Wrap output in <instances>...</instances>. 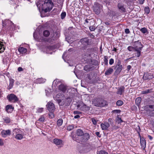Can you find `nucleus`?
Instances as JSON below:
<instances>
[{"instance_id":"obj_1","label":"nucleus","mask_w":154,"mask_h":154,"mask_svg":"<svg viewBox=\"0 0 154 154\" xmlns=\"http://www.w3.org/2000/svg\"><path fill=\"white\" fill-rule=\"evenodd\" d=\"M37 6L39 10L44 11L46 13L52 9L53 4L51 0H41Z\"/></svg>"},{"instance_id":"obj_2","label":"nucleus","mask_w":154,"mask_h":154,"mask_svg":"<svg viewBox=\"0 0 154 154\" xmlns=\"http://www.w3.org/2000/svg\"><path fill=\"white\" fill-rule=\"evenodd\" d=\"M23 132L21 130L15 128L13 131V134L17 140H21L23 138Z\"/></svg>"},{"instance_id":"obj_3","label":"nucleus","mask_w":154,"mask_h":154,"mask_svg":"<svg viewBox=\"0 0 154 154\" xmlns=\"http://www.w3.org/2000/svg\"><path fill=\"white\" fill-rule=\"evenodd\" d=\"M106 104V101L100 98H96L94 101V106L98 107L104 106Z\"/></svg>"},{"instance_id":"obj_4","label":"nucleus","mask_w":154,"mask_h":154,"mask_svg":"<svg viewBox=\"0 0 154 154\" xmlns=\"http://www.w3.org/2000/svg\"><path fill=\"white\" fill-rule=\"evenodd\" d=\"M102 6L97 2H95L93 6V10L95 13L97 14H99L100 13Z\"/></svg>"},{"instance_id":"obj_5","label":"nucleus","mask_w":154,"mask_h":154,"mask_svg":"<svg viewBox=\"0 0 154 154\" xmlns=\"http://www.w3.org/2000/svg\"><path fill=\"white\" fill-rule=\"evenodd\" d=\"M52 142L56 146L60 148L62 147L64 145L63 141L60 139L58 138L54 139Z\"/></svg>"},{"instance_id":"obj_6","label":"nucleus","mask_w":154,"mask_h":154,"mask_svg":"<svg viewBox=\"0 0 154 154\" xmlns=\"http://www.w3.org/2000/svg\"><path fill=\"white\" fill-rule=\"evenodd\" d=\"M7 98L11 102H15L18 100V98L14 94H11L8 95Z\"/></svg>"},{"instance_id":"obj_7","label":"nucleus","mask_w":154,"mask_h":154,"mask_svg":"<svg viewBox=\"0 0 154 154\" xmlns=\"http://www.w3.org/2000/svg\"><path fill=\"white\" fill-rule=\"evenodd\" d=\"M90 138V135L89 134L85 133L80 138V141L83 143L86 142Z\"/></svg>"},{"instance_id":"obj_8","label":"nucleus","mask_w":154,"mask_h":154,"mask_svg":"<svg viewBox=\"0 0 154 154\" xmlns=\"http://www.w3.org/2000/svg\"><path fill=\"white\" fill-rule=\"evenodd\" d=\"M154 78L153 75L151 73L145 72L144 73L143 77L144 80H146L152 79Z\"/></svg>"},{"instance_id":"obj_9","label":"nucleus","mask_w":154,"mask_h":154,"mask_svg":"<svg viewBox=\"0 0 154 154\" xmlns=\"http://www.w3.org/2000/svg\"><path fill=\"white\" fill-rule=\"evenodd\" d=\"M134 46L135 48V50H142L143 46L142 44L139 41H135L134 42Z\"/></svg>"},{"instance_id":"obj_10","label":"nucleus","mask_w":154,"mask_h":154,"mask_svg":"<svg viewBox=\"0 0 154 154\" xmlns=\"http://www.w3.org/2000/svg\"><path fill=\"white\" fill-rule=\"evenodd\" d=\"M48 110L50 112H54L55 110V106L54 104L51 102H49L46 105Z\"/></svg>"},{"instance_id":"obj_11","label":"nucleus","mask_w":154,"mask_h":154,"mask_svg":"<svg viewBox=\"0 0 154 154\" xmlns=\"http://www.w3.org/2000/svg\"><path fill=\"white\" fill-rule=\"evenodd\" d=\"M11 131L10 130H3L1 132V134L2 137H5L8 136L10 135L11 134Z\"/></svg>"},{"instance_id":"obj_12","label":"nucleus","mask_w":154,"mask_h":154,"mask_svg":"<svg viewBox=\"0 0 154 154\" xmlns=\"http://www.w3.org/2000/svg\"><path fill=\"white\" fill-rule=\"evenodd\" d=\"M100 126L103 130H107L110 127V124L107 122H105L104 123H101Z\"/></svg>"},{"instance_id":"obj_13","label":"nucleus","mask_w":154,"mask_h":154,"mask_svg":"<svg viewBox=\"0 0 154 154\" xmlns=\"http://www.w3.org/2000/svg\"><path fill=\"white\" fill-rule=\"evenodd\" d=\"M59 89L63 92H65L67 89V86L65 85L62 84L59 86Z\"/></svg>"},{"instance_id":"obj_14","label":"nucleus","mask_w":154,"mask_h":154,"mask_svg":"<svg viewBox=\"0 0 154 154\" xmlns=\"http://www.w3.org/2000/svg\"><path fill=\"white\" fill-rule=\"evenodd\" d=\"M125 88L123 86H122L118 89L116 93L118 94L122 95L124 91Z\"/></svg>"},{"instance_id":"obj_15","label":"nucleus","mask_w":154,"mask_h":154,"mask_svg":"<svg viewBox=\"0 0 154 154\" xmlns=\"http://www.w3.org/2000/svg\"><path fill=\"white\" fill-rule=\"evenodd\" d=\"M80 42L84 45H88L89 44V39L87 38L81 39Z\"/></svg>"},{"instance_id":"obj_16","label":"nucleus","mask_w":154,"mask_h":154,"mask_svg":"<svg viewBox=\"0 0 154 154\" xmlns=\"http://www.w3.org/2000/svg\"><path fill=\"white\" fill-rule=\"evenodd\" d=\"M7 22L8 23L10 24V25L11 26L10 27H8V28H9L8 29L11 30H13L15 27V25L11 21L9 20H6V22Z\"/></svg>"},{"instance_id":"obj_17","label":"nucleus","mask_w":154,"mask_h":154,"mask_svg":"<svg viewBox=\"0 0 154 154\" xmlns=\"http://www.w3.org/2000/svg\"><path fill=\"white\" fill-rule=\"evenodd\" d=\"M116 69L115 72V74L116 75L119 74L121 71L122 69V66H116Z\"/></svg>"},{"instance_id":"obj_18","label":"nucleus","mask_w":154,"mask_h":154,"mask_svg":"<svg viewBox=\"0 0 154 154\" xmlns=\"http://www.w3.org/2000/svg\"><path fill=\"white\" fill-rule=\"evenodd\" d=\"M14 108L10 105H7L5 107L6 111L8 112H12Z\"/></svg>"},{"instance_id":"obj_19","label":"nucleus","mask_w":154,"mask_h":154,"mask_svg":"<svg viewBox=\"0 0 154 154\" xmlns=\"http://www.w3.org/2000/svg\"><path fill=\"white\" fill-rule=\"evenodd\" d=\"M113 72V69L111 68H110L107 69L105 72V75H109L111 74Z\"/></svg>"},{"instance_id":"obj_20","label":"nucleus","mask_w":154,"mask_h":154,"mask_svg":"<svg viewBox=\"0 0 154 154\" xmlns=\"http://www.w3.org/2000/svg\"><path fill=\"white\" fill-rule=\"evenodd\" d=\"M18 51L21 53L23 54L26 53L27 51V49L23 47H20L18 49Z\"/></svg>"},{"instance_id":"obj_21","label":"nucleus","mask_w":154,"mask_h":154,"mask_svg":"<svg viewBox=\"0 0 154 154\" xmlns=\"http://www.w3.org/2000/svg\"><path fill=\"white\" fill-rule=\"evenodd\" d=\"M118 7L119 9L122 12H124L125 11V9L124 8L123 5L122 3H118Z\"/></svg>"},{"instance_id":"obj_22","label":"nucleus","mask_w":154,"mask_h":154,"mask_svg":"<svg viewBox=\"0 0 154 154\" xmlns=\"http://www.w3.org/2000/svg\"><path fill=\"white\" fill-rule=\"evenodd\" d=\"M2 43V42H0V53L3 52L5 50L4 45Z\"/></svg>"},{"instance_id":"obj_23","label":"nucleus","mask_w":154,"mask_h":154,"mask_svg":"<svg viewBox=\"0 0 154 154\" xmlns=\"http://www.w3.org/2000/svg\"><path fill=\"white\" fill-rule=\"evenodd\" d=\"M84 134L83 131L81 129L78 130L76 131V134L78 136H82Z\"/></svg>"},{"instance_id":"obj_24","label":"nucleus","mask_w":154,"mask_h":154,"mask_svg":"<svg viewBox=\"0 0 154 154\" xmlns=\"http://www.w3.org/2000/svg\"><path fill=\"white\" fill-rule=\"evenodd\" d=\"M14 80L12 79H10V83L9 88V89H10L12 88L13 86L14 85Z\"/></svg>"},{"instance_id":"obj_25","label":"nucleus","mask_w":154,"mask_h":154,"mask_svg":"<svg viewBox=\"0 0 154 154\" xmlns=\"http://www.w3.org/2000/svg\"><path fill=\"white\" fill-rule=\"evenodd\" d=\"M140 143L142 146L143 147H145L146 146V142L143 138H140Z\"/></svg>"},{"instance_id":"obj_26","label":"nucleus","mask_w":154,"mask_h":154,"mask_svg":"<svg viewBox=\"0 0 154 154\" xmlns=\"http://www.w3.org/2000/svg\"><path fill=\"white\" fill-rule=\"evenodd\" d=\"M140 30L142 33L145 34L148 32L147 30L145 27H143L140 29Z\"/></svg>"},{"instance_id":"obj_27","label":"nucleus","mask_w":154,"mask_h":154,"mask_svg":"<svg viewBox=\"0 0 154 154\" xmlns=\"http://www.w3.org/2000/svg\"><path fill=\"white\" fill-rule=\"evenodd\" d=\"M63 120L62 119H59L57 122V125L58 126H61L63 123Z\"/></svg>"},{"instance_id":"obj_28","label":"nucleus","mask_w":154,"mask_h":154,"mask_svg":"<svg viewBox=\"0 0 154 154\" xmlns=\"http://www.w3.org/2000/svg\"><path fill=\"white\" fill-rule=\"evenodd\" d=\"M141 98L140 97H137L135 100V103L136 104L138 105L139 104L141 101Z\"/></svg>"},{"instance_id":"obj_29","label":"nucleus","mask_w":154,"mask_h":154,"mask_svg":"<svg viewBox=\"0 0 154 154\" xmlns=\"http://www.w3.org/2000/svg\"><path fill=\"white\" fill-rule=\"evenodd\" d=\"M43 34L44 36L48 37L50 35V32L48 30H45L44 31Z\"/></svg>"},{"instance_id":"obj_30","label":"nucleus","mask_w":154,"mask_h":154,"mask_svg":"<svg viewBox=\"0 0 154 154\" xmlns=\"http://www.w3.org/2000/svg\"><path fill=\"white\" fill-rule=\"evenodd\" d=\"M128 49L130 51H135V48L134 47L129 46L128 47Z\"/></svg>"},{"instance_id":"obj_31","label":"nucleus","mask_w":154,"mask_h":154,"mask_svg":"<svg viewBox=\"0 0 154 154\" xmlns=\"http://www.w3.org/2000/svg\"><path fill=\"white\" fill-rule=\"evenodd\" d=\"M123 104V102L122 101L120 100H119L117 101L116 103L117 105L119 106H122V105Z\"/></svg>"},{"instance_id":"obj_32","label":"nucleus","mask_w":154,"mask_h":154,"mask_svg":"<svg viewBox=\"0 0 154 154\" xmlns=\"http://www.w3.org/2000/svg\"><path fill=\"white\" fill-rule=\"evenodd\" d=\"M108 57H107L105 56L104 57V63L106 65H107L108 64Z\"/></svg>"},{"instance_id":"obj_33","label":"nucleus","mask_w":154,"mask_h":154,"mask_svg":"<svg viewBox=\"0 0 154 154\" xmlns=\"http://www.w3.org/2000/svg\"><path fill=\"white\" fill-rule=\"evenodd\" d=\"M74 128L73 125H69L67 127V130L69 131L72 130Z\"/></svg>"},{"instance_id":"obj_34","label":"nucleus","mask_w":154,"mask_h":154,"mask_svg":"<svg viewBox=\"0 0 154 154\" xmlns=\"http://www.w3.org/2000/svg\"><path fill=\"white\" fill-rule=\"evenodd\" d=\"M53 112H50V113L49 114L48 116L49 118L52 119L54 117V113Z\"/></svg>"},{"instance_id":"obj_35","label":"nucleus","mask_w":154,"mask_h":154,"mask_svg":"<svg viewBox=\"0 0 154 154\" xmlns=\"http://www.w3.org/2000/svg\"><path fill=\"white\" fill-rule=\"evenodd\" d=\"M90 69V67L88 66H85L84 68V70L87 72L89 71Z\"/></svg>"},{"instance_id":"obj_36","label":"nucleus","mask_w":154,"mask_h":154,"mask_svg":"<svg viewBox=\"0 0 154 154\" xmlns=\"http://www.w3.org/2000/svg\"><path fill=\"white\" fill-rule=\"evenodd\" d=\"M141 50H135V51L137 52L136 54V55L137 56V57H139L140 55V53Z\"/></svg>"},{"instance_id":"obj_37","label":"nucleus","mask_w":154,"mask_h":154,"mask_svg":"<svg viewBox=\"0 0 154 154\" xmlns=\"http://www.w3.org/2000/svg\"><path fill=\"white\" fill-rule=\"evenodd\" d=\"M116 121L118 123H120L122 122V121L120 118H119V116H118L116 118Z\"/></svg>"},{"instance_id":"obj_38","label":"nucleus","mask_w":154,"mask_h":154,"mask_svg":"<svg viewBox=\"0 0 154 154\" xmlns=\"http://www.w3.org/2000/svg\"><path fill=\"white\" fill-rule=\"evenodd\" d=\"M66 15V13L65 12L62 13L61 14V17L62 19H63Z\"/></svg>"},{"instance_id":"obj_39","label":"nucleus","mask_w":154,"mask_h":154,"mask_svg":"<svg viewBox=\"0 0 154 154\" xmlns=\"http://www.w3.org/2000/svg\"><path fill=\"white\" fill-rule=\"evenodd\" d=\"M45 119V117L43 116H42L38 119V121L40 122H43Z\"/></svg>"},{"instance_id":"obj_40","label":"nucleus","mask_w":154,"mask_h":154,"mask_svg":"<svg viewBox=\"0 0 154 154\" xmlns=\"http://www.w3.org/2000/svg\"><path fill=\"white\" fill-rule=\"evenodd\" d=\"M151 90L149 89H148L144 91H143L142 92V94H146L150 92Z\"/></svg>"},{"instance_id":"obj_41","label":"nucleus","mask_w":154,"mask_h":154,"mask_svg":"<svg viewBox=\"0 0 154 154\" xmlns=\"http://www.w3.org/2000/svg\"><path fill=\"white\" fill-rule=\"evenodd\" d=\"M43 79L42 78L39 79H37V81H38V82L39 83H42L43 82H44L45 81L44 80H43Z\"/></svg>"},{"instance_id":"obj_42","label":"nucleus","mask_w":154,"mask_h":154,"mask_svg":"<svg viewBox=\"0 0 154 154\" xmlns=\"http://www.w3.org/2000/svg\"><path fill=\"white\" fill-rule=\"evenodd\" d=\"M149 110L151 111H154V105H149Z\"/></svg>"},{"instance_id":"obj_43","label":"nucleus","mask_w":154,"mask_h":154,"mask_svg":"<svg viewBox=\"0 0 154 154\" xmlns=\"http://www.w3.org/2000/svg\"><path fill=\"white\" fill-rule=\"evenodd\" d=\"M144 11L146 12L147 14H149L150 12V10L149 7H147L145 8Z\"/></svg>"},{"instance_id":"obj_44","label":"nucleus","mask_w":154,"mask_h":154,"mask_svg":"<svg viewBox=\"0 0 154 154\" xmlns=\"http://www.w3.org/2000/svg\"><path fill=\"white\" fill-rule=\"evenodd\" d=\"M98 154H108V153L103 150H101L100 151Z\"/></svg>"},{"instance_id":"obj_45","label":"nucleus","mask_w":154,"mask_h":154,"mask_svg":"<svg viewBox=\"0 0 154 154\" xmlns=\"http://www.w3.org/2000/svg\"><path fill=\"white\" fill-rule=\"evenodd\" d=\"M114 62V60L113 59L111 58L109 61V64L110 65H112Z\"/></svg>"},{"instance_id":"obj_46","label":"nucleus","mask_w":154,"mask_h":154,"mask_svg":"<svg viewBox=\"0 0 154 154\" xmlns=\"http://www.w3.org/2000/svg\"><path fill=\"white\" fill-rule=\"evenodd\" d=\"M89 29L91 31H93L95 30V28L93 26H91L89 27Z\"/></svg>"},{"instance_id":"obj_47","label":"nucleus","mask_w":154,"mask_h":154,"mask_svg":"<svg viewBox=\"0 0 154 154\" xmlns=\"http://www.w3.org/2000/svg\"><path fill=\"white\" fill-rule=\"evenodd\" d=\"M92 121L93 124L94 125H96L97 124V122L96 120L94 118H92Z\"/></svg>"},{"instance_id":"obj_48","label":"nucleus","mask_w":154,"mask_h":154,"mask_svg":"<svg viewBox=\"0 0 154 154\" xmlns=\"http://www.w3.org/2000/svg\"><path fill=\"white\" fill-rule=\"evenodd\" d=\"M5 122L7 123H9L10 122V119L8 118H7L5 120Z\"/></svg>"},{"instance_id":"obj_49","label":"nucleus","mask_w":154,"mask_h":154,"mask_svg":"<svg viewBox=\"0 0 154 154\" xmlns=\"http://www.w3.org/2000/svg\"><path fill=\"white\" fill-rule=\"evenodd\" d=\"M43 108H39L37 109L38 112H41L43 111Z\"/></svg>"},{"instance_id":"obj_50","label":"nucleus","mask_w":154,"mask_h":154,"mask_svg":"<svg viewBox=\"0 0 154 154\" xmlns=\"http://www.w3.org/2000/svg\"><path fill=\"white\" fill-rule=\"evenodd\" d=\"M3 140L0 138V146H3Z\"/></svg>"},{"instance_id":"obj_51","label":"nucleus","mask_w":154,"mask_h":154,"mask_svg":"<svg viewBox=\"0 0 154 154\" xmlns=\"http://www.w3.org/2000/svg\"><path fill=\"white\" fill-rule=\"evenodd\" d=\"M59 82V79H56L54 80L53 82V84H57L58 83V82Z\"/></svg>"},{"instance_id":"obj_52","label":"nucleus","mask_w":154,"mask_h":154,"mask_svg":"<svg viewBox=\"0 0 154 154\" xmlns=\"http://www.w3.org/2000/svg\"><path fill=\"white\" fill-rule=\"evenodd\" d=\"M121 61L120 60H118L117 65L116 66H122V65H121Z\"/></svg>"},{"instance_id":"obj_53","label":"nucleus","mask_w":154,"mask_h":154,"mask_svg":"<svg viewBox=\"0 0 154 154\" xmlns=\"http://www.w3.org/2000/svg\"><path fill=\"white\" fill-rule=\"evenodd\" d=\"M125 32L126 34H128L130 32V31L128 29L126 28L125 29Z\"/></svg>"},{"instance_id":"obj_54","label":"nucleus","mask_w":154,"mask_h":154,"mask_svg":"<svg viewBox=\"0 0 154 154\" xmlns=\"http://www.w3.org/2000/svg\"><path fill=\"white\" fill-rule=\"evenodd\" d=\"M95 134L97 136H98L99 137H101V135L100 134V133L99 132H96L95 133Z\"/></svg>"},{"instance_id":"obj_55","label":"nucleus","mask_w":154,"mask_h":154,"mask_svg":"<svg viewBox=\"0 0 154 154\" xmlns=\"http://www.w3.org/2000/svg\"><path fill=\"white\" fill-rule=\"evenodd\" d=\"M63 0H57V2L59 4H62V2H63Z\"/></svg>"},{"instance_id":"obj_56","label":"nucleus","mask_w":154,"mask_h":154,"mask_svg":"<svg viewBox=\"0 0 154 154\" xmlns=\"http://www.w3.org/2000/svg\"><path fill=\"white\" fill-rule=\"evenodd\" d=\"M18 70L19 72H20V71H23V69L22 67H19L18 68Z\"/></svg>"},{"instance_id":"obj_57","label":"nucleus","mask_w":154,"mask_h":154,"mask_svg":"<svg viewBox=\"0 0 154 154\" xmlns=\"http://www.w3.org/2000/svg\"><path fill=\"white\" fill-rule=\"evenodd\" d=\"M131 68V66L130 65H128L127 66V69L128 71Z\"/></svg>"},{"instance_id":"obj_58","label":"nucleus","mask_w":154,"mask_h":154,"mask_svg":"<svg viewBox=\"0 0 154 154\" xmlns=\"http://www.w3.org/2000/svg\"><path fill=\"white\" fill-rule=\"evenodd\" d=\"M114 111L117 112V113H120L121 112V111L119 110L116 109L114 110Z\"/></svg>"},{"instance_id":"obj_59","label":"nucleus","mask_w":154,"mask_h":154,"mask_svg":"<svg viewBox=\"0 0 154 154\" xmlns=\"http://www.w3.org/2000/svg\"><path fill=\"white\" fill-rule=\"evenodd\" d=\"M113 128L114 129H116L119 128V127H118V126H114L113 127Z\"/></svg>"},{"instance_id":"obj_60","label":"nucleus","mask_w":154,"mask_h":154,"mask_svg":"<svg viewBox=\"0 0 154 154\" xmlns=\"http://www.w3.org/2000/svg\"><path fill=\"white\" fill-rule=\"evenodd\" d=\"M90 19H86L85 20V21L86 23H89L88 21H90Z\"/></svg>"},{"instance_id":"obj_61","label":"nucleus","mask_w":154,"mask_h":154,"mask_svg":"<svg viewBox=\"0 0 154 154\" xmlns=\"http://www.w3.org/2000/svg\"><path fill=\"white\" fill-rule=\"evenodd\" d=\"M108 121L109 122H110V124H111L112 121V119H111V118H110V119H108Z\"/></svg>"},{"instance_id":"obj_62","label":"nucleus","mask_w":154,"mask_h":154,"mask_svg":"<svg viewBox=\"0 0 154 154\" xmlns=\"http://www.w3.org/2000/svg\"><path fill=\"white\" fill-rule=\"evenodd\" d=\"M79 117H80V116L79 115H77L74 116V118L75 119L78 118Z\"/></svg>"},{"instance_id":"obj_63","label":"nucleus","mask_w":154,"mask_h":154,"mask_svg":"<svg viewBox=\"0 0 154 154\" xmlns=\"http://www.w3.org/2000/svg\"><path fill=\"white\" fill-rule=\"evenodd\" d=\"M148 137H149V139L150 140H152V137L150 136V135H148Z\"/></svg>"},{"instance_id":"obj_64","label":"nucleus","mask_w":154,"mask_h":154,"mask_svg":"<svg viewBox=\"0 0 154 154\" xmlns=\"http://www.w3.org/2000/svg\"><path fill=\"white\" fill-rule=\"evenodd\" d=\"M79 112H78L77 111H75L74 112V113L76 114H79Z\"/></svg>"}]
</instances>
